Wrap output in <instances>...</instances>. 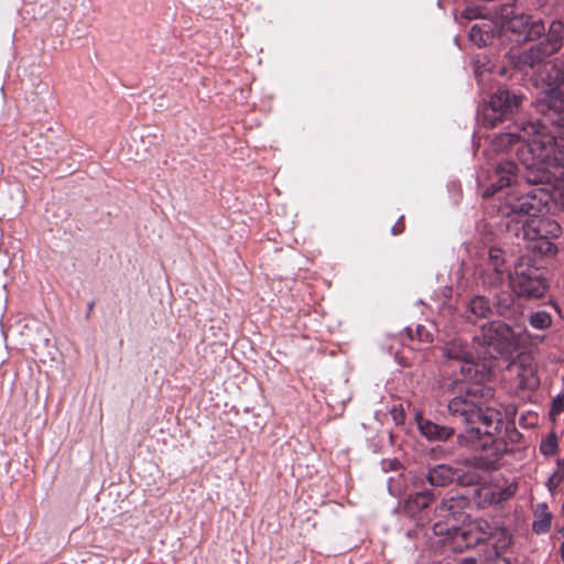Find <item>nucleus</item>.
<instances>
[{
    "label": "nucleus",
    "mask_w": 564,
    "mask_h": 564,
    "mask_svg": "<svg viewBox=\"0 0 564 564\" xmlns=\"http://www.w3.org/2000/svg\"><path fill=\"white\" fill-rule=\"evenodd\" d=\"M516 148L520 162L527 170L525 183H517V165L503 161L496 165L488 176L480 174L478 183L486 186L485 197L495 195L506 186H511L500 198L497 212L502 217H536L550 202L551 195L541 184L552 181L550 166L556 164L555 138L540 121L517 120L492 138L486 155L502 153Z\"/></svg>",
    "instance_id": "f257e3e1"
},
{
    "label": "nucleus",
    "mask_w": 564,
    "mask_h": 564,
    "mask_svg": "<svg viewBox=\"0 0 564 564\" xmlns=\"http://www.w3.org/2000/svg\"><path fill=\"white\" fill-rule=\"evenodd\" d=\"M448 359L462 362L463 380L470 382L465 388V395L454 397L448 402V411L459 416L466 423L464 433L458 435V442L474 451H482L479 459L489 466L496 463L506 452V443L496 437L503 425V413L495 406L482 408L480 398L484 395L482 383L491 371V362L477 358L476 350L471 351L460 338H455L444 347Z\"/></svg>",
    "instance_id": "f03ea898"
},
{
    "label": "nucleus",
    "mask_w": 564,
    "mask_h": 564,
    "mask_svg": "<svg viewBox=\"0 0 564 564\" xmlns=\"http://www.w3.org/2000/svg\"><path fill=\"white\" fill-rule=\"evenodd\" d=\"M465 503V498L460 496L444 498L435 509L436 517L441 520L434 523L433 531L455 543L462 541L459 546L473 547L494 535V525L485 519H475L458 527L459 522H464L462 510Z\"/></svg>",
    "instance_id": "7ed1b4c3"
},
{
    "label": "nucleus",
    "mask_w": 564,
    "mask_h": 564,
    "mask_svg": "<svg viewBox=\"0 0 564 564\" xmlns=\"http://www.w3.org/2000/svg\"><path fill=\"white\" fill-rule=\"evenodd\" d=\"M532 335L521 327L512 328L503 322H490L481 327L479 336H475L477 358L487 361L496 355H511L531 341Z\"/></svg>",
    "instance_id": "20e7f679"
},
{
    "label": "nucleus",
    "mask_w": 564,
    "mask_h": 564,
    "mask_svg": "<svg viewBox=\"0 0 564 564\" xmlns=\"http://www.w3.org/2000/svg\"><path fill=\"white\" fill-rule=\"evenodd\" d=\"M539 101L547 107V118L564 135V73H532Z\"/></svg>",
    "instance_id": "39448f33"
},
{
    "label": "nucleus",
    "mask_w": 564,
    "mask_h": 564,
    "mask_svg": "<svg viewBox=\"0 0 564 564\" xmlns=\"http://www.w3.org/2000/svg\"><path fill=\"white\" fill-rule=\"evenodd\" d=\"M510 288L514 295L523 300H538L544 296L546 283L538 270L520 260L510 274Z\"/></svg>",
    "instance_id": "423d86ee"
},
{
    "label": "nucleus",
    "mask_w": 564,
    "mask_h": 564,
    "mask_svg": "<svg viewBox=\"0 0 564 564\" xmlns=\"http://www.w3.org/2000/svg\"><path fill=\"white\" fill-rule=\"evenodd\" d=\"M522 102V96L499 88L490 98L481 115L482 124L492 128L508 116L513 115Z\"/></svg>",
    "instance_id": "0eeeda50"
},
{
    "label": "nucleus",
    "mask_w": 564,
    "mask_h": 564,
    "mask_svg": "<svg viewBox=\"0 0 564 564\" xmlns=\"http://www.w3.org/2000/svg\"><path fill=\"white\" fill-rule=\"evenodd\" d=\"M517 484L506 478H495L480 485L476 489V501L481 508L499 505L512 498L517 491Z\"/></svg>",
    "instance_id": "6e6552de"
},
{
    "label": "nucleus",
    "mask_w": 564,
    "mask_h": 564,
    "mask_svg": "<svg viewBox=\"0 0 564 564\" xmlns=\"http://www.w3.org/2000/svg\"><path fill=\"white\" fill-rule=\"evenodd\" d=\"M561 234L560 224L550 218L529 217L523 225V237L529 240L554 239Z\"/></svg>",
    "instance_id": "1a4fd4ad"
},
{
    "label": "nucleus",
    "mask_w": 564,
    "mask_h": 564,
    "mask_svg": "<svg viewBox=\"0 0 564 564\" xmlns=\"http://www.w3.org/2000/svg\"><path fill=\"white\" fill-rule=\"evenodd\" d=\"M506 58L510 67L518 70L524 68L540 67L545 59L542 48L540 46H532L530 48L512 47L506 54Z\"/></svg>",
    "instance_id": "9d476101"
},
{
    "label": "nucleus",
    "mask_w": 564,
    "mask_h": 564,
    "mask_svg": "<svg viewBox=\"0 0 564 564\" xmlns=\"http://www.w3.org/2000/svg\"><path fill=\"white\" fill-rule=\"evenodd\" d=\"M415 421L421 435L429 441H446L454 434L452 427L437 425L422 414H416Z\"/></svg>",
    "instance_id": "9b49d317"
},
{
    "label": "nucleus",
    "mask_w": 564,
    "mask_h": 564,
    "mask_svg": "<svg viewBox=\"0 0 564 564\" xmlns=\"http://www.w3.org/2000/svg\"><path fill=\"white\" fill-rule=\"evenodd\" d=\"M563 31L564 25L561 21L551 22L545 39L540 44L536 45L542 48V53L545 58L558 52L560 48L562 47Z\"/></svg>",
    "instance_id": "f8f14e48"
},
{
    "label": "nucleus",
    "mask_w": 564,
    "mask_h": 564,
    "mask_svg": "<svg viewBox=\"0 0 564 564\" xmlns=\"http://www.w3.org/2000/svg\"><path fill=\"white\" fill-rule=\"evenodd\" d=\"M510 30L524 34L527 40L539 39L545 31V26L541 20L531 21L529 17L513 18L510 21Z\"/></svg>",
    "instance_id": "ddd939ff"
},
{
    "label": "nucleus",
    "mask_w": 564,
    "mask_h": 564,
    "mask_svg": "<svg viewBox=\"0 0 564 564\" xmlns=\"http://www.w3.org/2000/svg\"><path fill=\"white\" fill-rule=\"evenodd\" d=\"M488 268L492 269L494 275L488 279L489 284H497L502 281L505 273L503 252L499 248H491L488 252Z\"/></svg>",
    "instance_id": "4468645a"
},
{
    "label": "nucleus",
    "mask_w": 564,
    "mask_h": 564,
    "mask_svg": "<svg viewBox=\"0 0 564 564\" xmlns=\"http://www.w3.org/2000/svg\"><path fill=\"white\" fill-rule=\"evenodd\" d=\"M432 500L433 496L430 491L416 492L408 498L404 510L409 516L414 518L427 508Z\"/></svg>",
    "instance_id": "2eb2a0df"
},
{
    "label": "nucleus",
    "mask_w": 564,
    "mask_h": 564,
    "mask_svg": "<svg viewBox=\"0 0 564 564\" xmlns=\"http://www.w3.org/2000/svg\"><path fill=\"white\" fill-rule=\"evenodd\" d=\"M456 477L455 470L447 465H437L430 469L427 480L432 486H446Z\"/></svg>",
    "instance_id": "dca6fc26"
},
{
    "label": "nucleus",
    "mask_w": 564,
    "mask_h": 564,
    "mask_svg": "<svg viewBox=\"0 0 564 564\" xmlns=\"http://www.w3.org/2000/svg\"><path fill=\"white\" fill-rule=\"evenodd\" d=\"M534 521L532 529L535 533H546L551 528L552 513L549 511L546 503H539L534 511Z\"/></svg>",
    "instance_id": "f3484780"
},
{
    "label": "nucleus",
    "mask_w": 564,
    "mask_h": 564,
    "mask_svg": "<svg viewBox=\"0 0 564 564\" xmlns=\"http://www.w3.org/2000/svg\"><path fill=\"white\" fill-rule=\"evenodd\" d=\"M467 312L475 317H487L491 312L489 300L485 296L473 297L467 306Z\"/></svg>",
    "instance_id": "a211bd4d"
},
{
    "label": "nucleus",
    "mask_w": 564,
    "mask_h": 564,
    "mask_svg": "<svg viewBox=\"0 0 564 564\" xmlns=\"http://www.w3.org/2000/svg\"><path fill=\"white\" fill-rule=\"evenodd\" d=\"M564 481V459H557L553 473L546 480V488L551 495H555Z\"/></svg>",
    "instance_id": "6ab92c4d"
},
{
    "label": "nucleus",
    "mask_w": 564,
    "mask_h": 564,
    "mask_svg": "<svg viewBox=\"0 0 564 564\" xmlns=\"http://www.w3.org/2000/svg\"><path fill=\"white\" fill-rule=\"evenodd\" d=\"M530 326L536 330H545L552 326V316L546 311H536L528 316Z\"/></svg>",
    "instance_id": "aec40b11"
},
{
    "label": "nucleus",
    "mask_w": 564,
    "mask_h": 564,
    "mask_svg": "<svg viewBox=\"0 0 564 564\" xmlns=\"http://www.w3.org/2000/svg\"><path fill=\"white\" fill-rule=\"evenodd\" d=\"M558 447V440L555 433H549L540 444V452L544 456H552L556 454Z\"/></svg>",
    "instance_id": "412c9836"
},
{
    "label": "nucleus",
    "mask_w": 564,
    "mask_h": 564,
    "mask_svg": "<svg viewBox=\"0 0 564 564\" xmlns=\"http://www.w3.org/2000/svg\"><path fill=\"white\" fill-rule=\"evenodd\" d=\"M490 539L496 541L494 545L497 553L507 549L510 544V535L503 528L494 527V535Z\"/></svg>",
    "instance_id": "4be33fe9"
},
{
    "label": "nucleus",
    "mask_w": 564,
    "mask_h": 564,
    "mask_svg": "<svg viewBox=\"0 0 564 564\" xmlns=\"http://www.w3.org/2000/svg\"><path fill=\"white\" fill-rule=\"evenodd\" d=\"M541 187H546L551 195L550 200L564 207V181L557 183L556 185H552L551 181L549 183L541 184Z\"/></svg>",
    "instance_id": "5701e85b"
},
{
    "label": "nucleus",
    "mask_w": 564,
    "mask_h": 564,
    "mask_svg": "<svg viewBox=\"0 0 564 564\" xmlns=\"http://www.w3.org/2000/svg\"><path fill=\"white\" fill-rule=\"evenodd\" d=\"M468 39L477 45V47H481L487 44L488 34L485 33L479 25L475 24L468 32Z\"/></svg>",
    "instance_id": "b1692460"
},
{
    "label": "nucleus",
    "mask_w": 564,
    "mask_h": 564,
    "mask_svg": "<svg viewBox=\"0 0 564 564\" xmlns=\"http://www.w3.org/2000/svg\"><path fill=\"white\" fill-rule=\"evenodd\" d=\"M520 382L523 388L535 389L539 386V380L532 369H524L523 375H520Z\"/></svg>",
    "instance_id": "393cba45"
},
{
    "label": "nucleus",
    "mask_w": 564,
    "mask_h": 564,
    "mask_svg": "<svg viewBox=\"0 0 564 564\" xmlns=\"http://www.w3.org/2000/svg\"><path fill=\"white\" fill-rule=\"evenodd\" d=\"M564 412V392L558 394L554 400H553V403H552V409H551V412H550V415L552 416L553 420L556 419V416Z\"/></svg>",
    "instance_id": "a878e982"
},
{
    "label": "nucleus",
    "mask_w": 564,
    "mask_h": 564,
    "mask_svg": "<svg viewBox=\"0 0 564 564\" xmlns=\"http://www.w3.org/2000/svg\"><path fill=\"white\" fill-rule=\"evenodd\" d=\"M416 334L421 341H432L433 335L430 330H426L424 326L419 325L416 327Z\"/></svg>",
    "instance_id": "bb28decb"
},
{
    "label": "nucleus",
    "mask_w": 564,
    "mask_h": 564,
    "mask_svg": "<svg viewBox=\"0 0 564 564\" xmlns=\"http://www.w3.org/2000/svg\"><path fill=\"white\" fill-rule=\"evenodd\" d=\"M488 59L486 56L478 55L474 62L476 70H481V68H484V70H489V68L486 67Z\"/></svg>",
    "instance_id": "cd10ccee"
},
{
    "label": "nucleus",
    "mask_w": 564,
    "mask_h": 564,
    "mask_svg": "<svg viewBox=\"0 0 564 564\" xmlns=\"http://www.w3.org/2000/svg\"><path fill=\"white\" fill-rule=\"evenodd\" d=\"M497 307H498V310H499L501 315H508L509 314L510 305L503 299H498Z\"/></svg>",
    "instance_id": "c85d7f7f"
},
{
    "label": "nucleus",
    "mask_w": 564,
    "mask_h": 564,
    "mask_svg": "<svg viewBox=\"0 0 564 564\" xmlns=\"http://www.w3.org/2000/svg\"><path fill=\"white\" fill-rule=\"evenodd\" d=\"M391 414H392V417H393V420H394V422H395L397 424L402 423V421H403V413H402V410H401V409H398V408H395V406H394V408L391 410Z\"/></svg>",
    "instance_id": "c756f323"
},
{
    "label": "nucleus",
    "mask_w": 564,
    "mask_h": 564,
    "mask_svg": "<svg viewBox=\"0 0 564 564\" xmlns=\"http://www.w3.org/2000/svg\"><path fill=\"white\" fill-rule=\"evenodd\" d=\"M458 564H477V561L474 557H466L463 558Z\"/></svg>",
    "instance_id": "7c9ffc66"
},
{
    "label": "nucleus",
    "mask_w": 564,
    "mask_h": 564,
    "mask_svg": "<svg viewBox=\"0 0 564 564\" xmlns=\"http://www.w3.org/2000/svg\"><path fill=\"white\" fill-rule=\"evenodd\" d=\"M391 231H392V234H393V235H397V234H399V232H401V231H402V228H399V227H398V224H397V225H394V226L392 227Z\"/></svg>",
    "instance_id": "2f4dec72"
},
{
    "label": "nucleus",
    "mask_w": 564,
    "mask_h": 564,
    "mask_svg": "<svg viewBox=\"0 0 564 564\" xmlns=\"http://www.w3.org/2000/svg\"><path fill=\"white\" fill-rule=\"evenodd\" d=\"M398 465H399V462L398 460H393V462L390 463V468L391 469H395Z\"/></svg>",
    "instance_id": "473e14b6"
},
{
    "label": "nucleus",
    "mask_w": 564,
    "mask_h": 564,
    "mask_svg": "<svg viewBox=\"0 0 564 564\" xmlns=\"http://www.w3.org/2000/svg\"><path fill=\"white\" fill-rule=\"evenodd\" d=\"M465 17L467 19H473L475 15H473L468 10L465 12Z\"/></svg>",
    "instance_id": "72a5a7b5"
},
{
    "label": "nucleus",
    "mask_w": 564,
    "mask_h": 564,
    "mask_svg": "<svg viewBox=\"0 0 564 564\" xmlns=\"http://www.w3.org/2000/svg\"><path fill=\"white\" fill-rule=\"evenodd\" d=\"M561 552H562V558L564 561V543L562 544Z\"/></svg>",
    "instance_id": "f704fd0d"
}]
</instances>
